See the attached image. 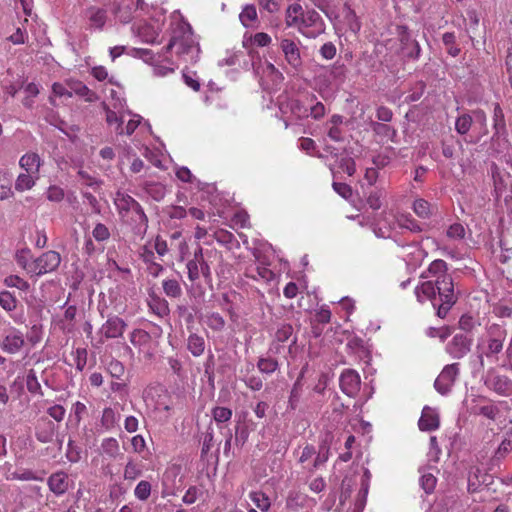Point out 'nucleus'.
<instances>
[{"mask_svg":"<svg viewBox=\"0 0 512 512\" xmlns=\"http://www.w3.org/2000/svg\"><path fill=\"white\" fill-rule=\"evenodd\" d=\"M303 7L299 3H292L288 5L285 11V24L296 25L298 15H302Z\"/></svg>","mask_w":512,"mask_h":512,"instance_id":"e433bc0d","label":"nucleus"},{"mask_svg":"<svg viewBox=\"0 0 512 512\" xmlns=\"http://www.w3.org/2000/svg\"><path fill=\"white\" fill-rule=\"evenodd\" d=\"M62 261L60 253L49 250L34 259L33 277H40L44 274L57 270Z\"/></svg>","mask_w":512,"mask_h":512,"instance_id":"6e6552de","label":"nucleus"},{"mask_svg":"<svg viewBox=\"0 0 512 512\" xmlns=\"http://www.w3.org/2000/svg\"><path fill=\"white\" fill-rule=\"evenodd\" d=\"M370 127L380 142H394L397 131L387 123L372 121Z\"/></svg>","mask_w":512,"mask_h":512,"instance_id":"6ab92c4d","label":"nucleus"},{"mask_svg":"<svg viewBox=\"0 0 512 512\" xmlns=\"http://www.w3.org/2000/svg\"><path fill=\"white\" fill-rule=\"evenodd\" d=\"M459 363L444 366L434 382L435 390L442 396H447L452 391L456 379L459 376Z\"/></svg>","mask_w":512,"mask_h":512,"instance_id":"0eeeda50","label":"nucleus"},{"mask_svg":"<svg viewBox=\"0 0 512 512\" xmlns=\"http://www.w3.org/2000/svg\"><path fill=\"white\" fill-rule=\"evenodd\" d=\"M303 17L299 33L304 37L316 38L325 31V23L316 10L307 9Z\"/></svg>","mask_w":512,"mask_h":512,"instance_id":"423d86ee","label":"nucleus"},{"mask_svg":"<svg viewBox=\"0 0 512 512\" xmlns=\"http://www.w3.org/2000/svg\"><path fill=\"white\" fill-rule=\"evenodd\" d=\"M239 19H240L241 23L243 24V26L253 27L254 23L258 19L256 7L252 4L246 5L242 9V11L239 15Z\"/></svg>","mask_w":512,"mask_h":512,"instance_id":"7c9ffc66","label":"nucleus"},{"mask_svg":"<svg viewBox=\"0 0 512 512\" xmlns=\"http://www.w3.org/2000/svg\"><path fill=\"white\" fill-rule=\"evenodd\" d=\"M163 290L169 297H179L182 294L181 287L177 280H165L163 281Z\"/></svg>","mask_w":512,"mask_h":512,"instance_id":"6e6d98bb","label":"nucleus"},{"mask_svg":"<svg viewBox=\"0 0 512 512\" xmlns=\"http://www.w3.org/2000/svg\"><path fill=\"white\" fill-rule=\"evenodd\" d=\"M130 445L135 453H138L144 460H148L151 453L146 446V442L141 435H136L130 439Z\"/></svg>","mask_w":512,"mask_h":512,"instance_id":"473e14b6","label":"nucleus"},{"mask_svg":"<svg viewBox=\"0 0 512 512\" xmlns=\"http://www.w3.org/2000/svg\"><path fill=\"white\" fill-rule=\"evenodd\" d=\"M339 385L341 391L349 397H355L361 385V379L355 370L346 369L344 370L339 378Z\"/></svg>","mask_w":512,"mask_h":512,"instance_id":"9d476101","label":"nucleus"},{"mask_svg":"<svg viewBox=\"0 0 512 512\" xmlns=\"http://www.w3.org/2000/svg\"><path fill=\"white\" fill-rule=\"evenodd\" d=\"M200 495H202V491L197 486H190L182 497V502L186 505H192Z\"/></svg>","mask_w":512,"mask_h":512,"instance_id":"13d9d810","label":"nucleus"},{"mask_svg":"<svg viewBox=\"0 0 512 512\" xmlns=\"http://www.w3.org/2000/svg\"><path fill=\"white\" fill-rule=\"evenodd\" d=\"M440 426V418L438 412L429 406H424L421 417L418 421V427L421 431H434Z\"/></svg>","mask_w":512,"mask_h":512,"instance_id":"dca6fc26","label":"nucleus"},{"mask_svg":"<svg viewBox=\"0 0 512 512\" xmlns=\"http://www.w3.org/2000/svg\"><path fill=\"white\" fill-rule=\"evenodd\" d=\"M38 175L33 173H21L18 175L15 182V189L19 192L30 190L36 183Z\"/></svg>","mask_w":512,"mask_h":512,"instance_id":"393cba45","label":"nucleus"},{"mask_svg":"<svg viewBox=\"0 0 512 512\" xmlns=\"http://www.w3.org/2000/svg\"><path fill=\"white\" fill-rule=\"evenodd\" d=\"M130 56L141 58L147 63L155 64L158 60L155 59V54L150 49L133 48L130 49Z\"/></svg>","mask_w":512,"mask_h":512,"instance_id":"de8ad7c7","label":"nucleus"},{"mask_svg":"<svg viewBox=\"0 0 512 512\" xmlns=\"http://www.w3.org/2000/svg\"><path fill=\"white\" fill-rule=\"evenodd\" d=\"M300 44L299 39L291 37H282L279 42V47L285 61L296 71H298L303 64Z\"/></svg>","mask_w":512,"mask_h":512,"instance_id":"39448f33","label":"nucleus"},{"mask_svg":"<svg viewBox=\"0 0 512 512\" xmlns=\"http://www.w3.org/2000/svg\"><path fill=\"white\" fill-rule=\"evenodd\" d=\"M329 446L327 443H322L319 446V451H316V455L310 468V471L318 469L320 466L324 465L329 459Z\"/></svg>","mask_w":512,"mask_h":512,"instance_id":"4c0bfd02","label":"nucleus"},{"mask_svg":"<svg viewBox=\"0 0 512 512\" xmlns=\"http://www.w3.org/2000/svg\"><path fill=\"white\" fill-rule=\"evenodd\" d=\"M485 384L499 395L508 396L512 394V380L505 375L489 373Z\"/></svg>","mask_w":512,"mask_h":512,"instance_id":"9b49d317","label":"nucleus"},{"mask_svg":"<svg viewBox=\"0 0 512 512\" xmlns=\"http://www.w3.org/2000/svg\"><path fill=\"white\" fill-rule=\"evenodd\" d=\"M293 328L289 323H282L280 327L277 328L275 333V337L279 342H285L292 335Z\"/></svg>","mask_w":512,"mask_h":512,"instance_id":"e2e57ef3","label":"nucleus"},{"mask_svg":"<svg viewBox=\"0 0 512 512\" xmlns=\"http://www.w3.org/2000/svg\"><path fill=\"white\" fill-rule=\"evenodd\" d=\"M121 322H105L101 327V333L106 338H114L122 333L123 325H119ZM123 324L125 322H122Z\"/></svg>","mask_w":512,"mask_h":512,"instance_id":"37998d69","label":"nucleus"},{"mask_svg":"<svg viewBox=\"0 0 512 512\" xmlns=\"http://www.w3.org/2000/svg\"><path fill=\"white\" fill-rule=\"evenodd\" d=\"M415 214L423 219H427L431 215V205L424 199H416L413 203Z\"/></svg>","mask_w":512,"mask_h":512,"instance_id":"a19ab883","label":"nucleus"},{"mask_svg":"<svg viewBox=\"0 0 512 512\" xmlns=\"http://www.w3.org/2000/svg\"><path fill=\"white\" fill-rule=\"evenodd\" d=\"M24 344L22 335L10 334L3 341V349L9 353L17 352Z\"/></svg>","mask_w":512,"mask_h":512,"instance_id":"c756f323","label":"nucleus"},{"mask_svg":"<svg viewBox=\"0 0 512 512\" xmlns=\"http://www.w3.org/2000/svg\"><path fill=\"white\" fill-rule=\"evenodd\" d=\"M215 240L227 247L228 249H232L234 246H239V242L235 238V236L228 230L218 229L214 232Z\"/></svg>","mask_w":512,"mask_h":512,"instance_id":"a878e982","label":"nucleus"},{"mask_svg":"<svg viewBox=\"0 0 512 512\" xmlns=\"http://www.w3.org/2000/svg\"><path fill=\"white\" fill-rule=\"evenodd\" d=\"M400 227L410 230L411 232H421L423 230L421 224L416 221L410 214H401L397 218Z\"/></svg>","mask_w":512,"mask_h":512,"instance_id":"f704fd0d","label":"nucleus"},{"mask_svg":"<svg viewBox=\"0 0 512 512\" xmlns=\"http://www.w3.org/2000/svg\"><path fill=\"white\" fill-rule=\"evenodd\" d=\"M451 333L452 331L448 326H442L440 328L430 327L427 330V335L429 337H439L441 340L446 339L449 335H451Z\"/></svg>","mask_w":512,"mask_h":512,"instance_id":"338daca9","label":"nucleus"},{"mask_svg":"<svg viewBox=\"0 0 512 512\" xmlns=\"http://www.w3.org/2000/svg\"><path fill=\"white\" fill-rule=\"evenodd\" d=\"M512 451V431L508 432L505 438L500 443L498 449L495 452V458H504L508 453Z\"/></svg>","mask_w":512,"mask_h":512,"instance_id":"c03bdc74","label":"nucleus"},{"mask_svg":"<svg viewBox=\"0 0 512 512\" xmlns=\"http://www.w3.org/2000/svg\"><path fill=\"white\" fill-rule=\"evenodd\" d=\"M4 282L8 287H15L21 291H28L30 288L29 283L18 275H10Z\"/></svg>","mask_w":512,"mask_h":512,"instance_id":"864d4df0","label":"nucleus"},{"mask_svg":"<svg viewBox=\"0 0 512 512\" xmlns=\"http://www.w3.org/2000/svg\"><path fill=\"white\" fill-rule=\"evenodd\" d=\"M202 248L200 247L194 253V258L187 262V270H188V278L194 283L200 278V268H199V257H201Z\"/></svg>","mask_w":512,"mask_h":512,"instance_id":"c85d7f7f","label":"nucleus"},{"mask_svg":"<svg viewBox=\"0 0 512 512\" xmlns=\"http://www.w3.org/2000/svg\"><path fill=\"white\" fill-rule=\"evenodd\" d=\"M250 41L257 47H266L271 44L272 38L265 32H258L250 37Z\"/></svg>","mask_w":512,"mask_h":512,"instance_id":"680f3d73","label":"nucleus"},{"mask_svg":"<svg viewBox=\"0 0 512 512\" xmlns=\"http://www.w3.org/2000/svg\"><path fill=\"white\" fill-rule=\"evenodd\" d=\"M494 129L499 134L505 130V117L502 108L498 103L494 105L493 110Z\"/></svg>","mask_w":512,"mask_h":512,"instance_id":"49530a36","label":"nucleus"},{"mask_svg":"<svg viewBox=\"0 0 512 512\" xmlns=\"http://www.w3.org/2000/svg\"><path fill=\"white\" fill-rule=\"evenodd\" d=\"M71 356L76 369L82 371L87 364V350L79 347L71 353Z\"/></svg>","mask_w":512,"mask_h":512,"instance_id":"a18cd8bd","label":"nucleus"},{"mask_svg":"<svg viewBox=\"0 0 512 512\" xmlns=\"http://www.w3.org/2000/svg\"><path fill=\"white\" fill-rule=\"evenodd\" d=\"M148 307L152 314L159 318H164L169 314L168 303L164 298H161L155 294H150L147 300Z\"/></svg>","mask_w":512,"mask_h":512,"instance_id":"aec40b11","label":"nucleus"},{"mask_svg":"<svg viewBox=\"0 0 512 512\" xmlns=\"http://www.w3.org/2000/svg\"><path fill=\"white\" fill-rule=\"evenodd\" d=\"M88 13L92 26L96 28H102L104 26L106 21V14L104 10L91 8Z\"/></svg>","mask_w":512,"mask_h":512,"instance_id":"09e8293b","label":"nucleus"},{"mask_svg":"<svg viewBox=\"0 0 512 512\" xmlns=\"http://www.w3.org/2000/svg\"><path fill=\"white\" fill-rule=\"evenodd\" d=\"M130 203V214H133V220L137 222L136 226L133 228V233L135 238H143L144 234L147 230V217L144 214L141 206L137 201H135L132 197L129 200Z\"/></svg>","mask_w":512,"mask_h":512,"instance_id":"4468645a","label":"nucleus"},{"mask_svg":"<svg viewBox=\"0 0 512 512\" xmlns=\"http://www.w3.org/2000/svg\"><path fill=\"white\" fill-rule=\"evenodd\" d=\"M249 498L262 512H267L271 506L269 497L262 491L250 492Z\"/></svg>","mask_w":512,"mask_h":512,"instance_id":"2f4dec72","label":"nucleus"},{"mask_svg":"<svg viewBox=\"0 0 512 512\" xmlns=\"http://www.w3.org/2000/svg\"><path fill=\"white\" fill-rule=\"evenodd\" d=\"M253 256L258 265L255 268H247L245 276L254 280H262L265 283L274 280L275 273L269 268L270 263L266 257L262 256L261 252L257 249L253 251Z\"/></svg>","mask_w":512,"mask_h":512,"instance_id":"1a4fd4ad","label":"nucleus"},{"mask_svg":"<svg viewBox=\"0 0 512 512\" xmlns=\"http://www.w3.org/2000/svg\"><path fill=\"white\" fill-rule=\"evenodd\" d=\"M506 338V332L499 324H492L488 329L487 345L483 347L478 355L480 367H484L483 357H492L499 354L503 349V343Z\"/></svg>","mask_w":512,"mask_h":512,"instance_id":"20e7f679","label":"nucleus"},{"mask_svg":"<svg viewBox=\"0 0 512 512\" xmlns=\"http://www.w3.org/2000/svg\"><path fill=\"white\" fill-rule=\"evenodd\" d=\"M0 305L3 309L11 311L16 307V299L10 292L3 291L0 293Z\"/></svg>","mask_w":512,"mask_h":512,"instance_id":"052dcab7","label":"nucleus"},{"mask_svg":"<svg viewBox=\"0 0 512 512\" xmlns=\"http://www.w3.org/2000/svg\"><path fill=\"white\" fill-rule=\"evenodd\" d=\"M182 466L177 463L168 465L161 478V496H176L183 488Z\"/></svg>","mask_w":512,"mask_h":512,"instance_id":"7ed1b4c3","label":"nucleus"},{"mask_svg":"<svg viewBox=\"0 0 512 512\" xmlns=\"http://www.w3.org/2000/svg\"><path fill=\"white\" fill-rule=\"evenodd\" d=\"M143 252H141V257L144 262L147 263V271L153 277H157L160 272L163 270L162 265L152 262L151 259L154 257V253L148 249L146 246H143Z\"/></svg>","mask_w":512,"mask_h":512,"instance_id":"cd10ccee","label":"nucleus"},{"mask_svg":"<svg viewBox=\"0 0 512 512\" xmlns=\"http://www.w3.org/2000/svg\"><path fill=\"white\" fill-rule=\"evenodd\" d=\"M465 228L461 223H454L450 225L446 231V235L452 240H462L465 237Z\"/></svg>","mask_w":512,"mask_h":512,"instance_id":"4d7b16f0","label":"nucleus"},{"mask_svg":"<svg viewBox=\"0 0 512 512\" xmlns=\"http://www.w3.org/2000/svg\"><path fill=\"white\" fill-rule=\"evenodd\" d=\"M214 421L219 425L226 423L232 418V410L227 407L216 406L211 411Z\"/></svg>","mask_w":512,"mask_h":512,"instance_id":"ea45409f","label":"nucleus"},{"mask_svg":"<svg viewBox=\"0 0 512 512\" xmlns=\"http://www.w3.org/2000/svg\"><path fill=\"white\" fill-rule=\"evenodd\" d=\"M26 386L31 393L36 394L41 392V386L34 370H29L26 377Z\"/></svg>","mask_w":512,"mask_h":512,"instance_id":"bf43d9fd","label":"nucleus"},{"mask_svg":"<svg viewBox=\"0 0 512 512\" xmlns=\"http://www.w3.org/2000/svg\"><path fill=\"white\" fill-rule=\"evenodd\" d=\"M472 121V117L469 114L460 115L455 122L456 131L461 135L466 134L471 128Z\"/></svg>","mask_w":512,"mask_h":512,"instance_id":"3c124183","label":"nucleus"},{"mask_svg":"<svg viewBox=\"0 0 512 512\" xmlns=\"http://www.w3.org/2000/svg\"><path fill=\"white\" fill-rule=\"evenodd\" d=\"M13 196L12 181L7 174L0 173V200H6Z\"/></svg>","mask_w":512,"mask_h":512,"instance_id":"79ce46f5","label":"nucleus"},{"mask_svg":"<svg viewBox=\"0 0 512 512\" xmlns=\"http://www.w3.org/2000/svg\"><path fill=\"white\" fill-rule=\"evenodd\" d=\"M309 502V496L298 490H291L286 497L285 507L291 512H299L304 509Z\"/></svg>","mask_w":512,"mask_h":512,"instance_id":"f3484780","label":"nucleus"},{"mask_svg":"<svg viewBox=\"0 0 512 512\" xmlns=\"http://www.w3.org/2000/svg\"><path fill=\"white\" fill-rule=\"evenodd\" d=\"M106 120H107V123L112 126V125H115V132L116 133H119V134H122L123 133V129H122V119L118 117L117 113L112 111V110H107L106 112Z\"/></svg>","mask_w":512,"mask_h":512,"instance_id":"0e129e2a","label":"nucleus"},{"mask_svg":"<svg viewBox=\"0 0 512 512\" xmlns=\"http://www.w3.org/2000/svg\"><path fill=\"white\" fill-rule=\"evenodd\" d=\"M173 24L176 27L173 29V34L166 46V51L169 52L175 49L177 56L184 62L195 63L199 57L200 47L195 41L192 27L180 16Z\"/></svg>","mask_w":512,"mask_h":512,"instance_id":"f03ea898","label":"nucleus"},{"mask_svg":"<svg viewBox=\"0 0 512 512\" xmlns=\"http://www.w3.org/2000/svg\"><path fill=\"white\" fill-rule=\"evenodd\" d=\"M150 494L151 484L146 480L140 481L134 489L135 497L141 501H146L150 497Z\"/></svg>","mask_w":512,"mask_h":512,"instance_id":"8fccbe9b","label":"nucleus"},{"mask_svg":"<svg viewBox=\"0 0 512 512\" xmlns=\"http://www.w3.org/2000/svg\"><path fill=\"white\" fill-rule=\"evenodd\" d=\"M419 472L421 473L419 480L421 488L426 494H431L436 487V477L432 473L426 472L424 469H420Z\"/></svg>","mask_w":512,"mask_h":512,"instance_id":"c9c22d12","label":"nucleus"},{"mask_svg":"<svg viewBox=\"0 0 512 512\" xmlns=\"http://www.w3.org/2000/svg\"><path fill=\"white\" fill-rule=\"evenodd\" d=\"M187 348L193 356H200L205 350V341L202 337L191 334L188 338Z\"/></svg>","mask_w":512,"mask_h":512,"instance_id":"72a5a7b5","label":"nucleus"},{"mask_svg":"<svg viewBox=\"0 0 512 512\" xmlns=\"http://www.w3.org/2000/svg\"><path fill=\"white\" fill-rule=\"evenodd\" d=\"M64 190L56 185L50 186L47 190V199L52 202H60L64 199Z\"/></svg>","mask_w":512,"mask_h":512,"instance_id":"774afa93","label":"nucleus"},{"mask_svg":"<svg viewBox=\"0 0 512 512\" xmlns=\"http://www.w3.org/2000/svg\"><path fill=\"white\" fill-rule=\"evenodd\" d=\"M54 436V425L52 422L47 423V427L44 429L38 428L36 431V438L41 443H49L52 441Z\"/></svg>","mask_w":512,"mask_h":512,"instance_id":"5fc2aeb1","label":"nucleus"},{"mask_svg":"<svg viewBox=\"0 0 512 512\" xmlns=\"http://www.w3.org/2000/svg\"><path fill=\"white\" fill-rule=\"evenodd\" d=\"M66 85L72 92V96L76 95L80 98H83L86 102L92 103L98 101L99 99L96 92L91 90L87 85L78 79L68 78L66 79Z\"/></svg>","mask_w":512,"mask_h":512,"instance_id":"2eb2a0df","label":"nucleus"},{"mask_svg":"<svg viewBox=\"0 0 512 512\" xmlns=\"http://www.w3.org/2000/svg\"><path fill=\"white\" fill-rule=\"evenodd\" d=\"M48 485L52 492L61 495L68 489L67 475L63 472L52 474L48 479Z\"/></svg>","mask_w":512,"mask_h":512,"instance_id":"4be33fe9","label":"nucleus"},{"mask_svg":"<svg viewBox=\"0 0 512 512\" xmlns=\"http://www.w3.org/2000/svg\"><path fill=\"white\" fill-rule=\"evenodd\" d=\"M16 262L21 268H23L26 271V273L30 277H33L34 259L33 260L30 259L29 252L21 251L20 253H17L16 254Z\"/></svg>","mask_w":512,"mask_h":512,"instance_id":"58836bf2","label":"nucleus"},{"mask_svg":"<svg viewBox=\"0 0 512 512\" xmlns=\"http://www.w3.org/2000/svg\"><path fill=\"white\" fill-rule=\"evenodd\" d=\"M471 346V339L463 333L456 334L452 341L446 346V351L453 358L460 359L464 357L469 351Z\"/></svg>","mask_w":512,"mask_h":512,"instance_id":"f8f14e48","label":"nucleus"},{"mask_svg":"<svg viewBox=\"0 0 512 512\" xmlns=\"http://www.w3.org/2000/svg\"><path fill=\"white\" fill-rule=\"evenodd\" d=\"M408 248L410 250L406 255L408 265L413 268L421 266L424 259L428 256L427 251L419 245H410Z\"/></svg>","mask_w":512,"mask_h":512,"instance_id":"5701e85b","label":"nucleus"},{"mask_svg":"<svg viewBox=\"0 0 512 512\" xmlns=\"http://www.w3.org/2000/svg\"><path fill=\"white\" fill-rule=\"evenodd\" d=\"M502 274L512 282V248L502 249L499 255Z\"/></svg>","mask_w":512,"mask_h":512,"instance_id":"b1692460","label":"nucleus"},{"mask_svg":"<svg viewBox=\"0 0 512 512\" xmlns=\"http://www.w3.org/2000/svg\"><path fill=\"white\" fill-rule=\"evenodd\" d=\"M24 92L26 95L23 99V105L30 108L34 103L33 98H35L39 94L38 85L33 82L28 83L24 87Z\"/></svg>","mask_w":512,"mask_h":512,"instance_id":"603ef678","label":"nucleus"},{"mask_svg":"<svg viewBox=\"0 0 512 512\" xmlns=\"http://www.w3.org/2000/svg\"><path fill=\"white\" fill-rule=\"evenodd\" d=\"M159 33V25H155L148 22L140 24L136 28V35L141 39V41L148 44L155 43L157 38L159 37Z\"/></svg>","mask_w":512,"mask_h":512,"instance_id":"a211bd4d","label":"nucleus"},{"mask_svg":"<svg viewBox=\"0 0 512 512\" xmlns=\"http://www.w3.org/2000/svg\"><path fill=\"white\" fill-rule=\"evenodd\" d=\"M420 278L425 281L415 288L417 300L430 301L436 315L445 318L458 299L453 278L448 273V264L442 259H436L421 273Z\"/></svg>","mask_w":512,"mask_h":512,"instance_id":"f257e3e1","label":"nucleus"},{"mask_svg":"<svg viewBox=\"0 0 512 512\" xmlns=\"http://www.w3.org/2000/svg\"><path fill=\"white\" fill-rule=\"evenodd\" d=\"M257 368L261 373L270 375L279 369V363L271 356H262L257 361Z\"/></svg>","mask_w":512,"mask_h":512,"instance_id":"bb28decb","label":"nucleus"},{"mask_svg":"<svg viewBox=\"0 0 512 512\" xmlns=\"http://www.w3.org/2000/svg\"><path fill=\"white\" fill-rule=\"evenodd\" d=\"M19 165L26 172L38 175L41 166L40 156L37 153L28 152L20 158Z\"/></svg>","mask_w":512,"mask_h":512,"instance_id":"412c9836","label":"nucleus"},{"mask_svg":"<svg viewBox=\"0 0 512 512\" xmlns=\"http://www.w3.org/2000/svg\"><path fill=\"white\" fill-rule=\"evenodd\" d=\"M383 195L384 194L381 190L372 191L367 198V203L369 207L372 208L373 210L380 209L382 206L381 199Z\"/></svg>","mask_w":512,"mask_h":512,"instance_id":"69168bd1","label":"nucleus"},{"mask_svg":"<svg viewBox=\"0 0 512 512\" xmlns=\"http://www.w3.org/2000/svg\"><path fill=\"white\" fill-rule=\"evenodd\" d=\"M399 40L401 42V49L403 53L412 59H417L420 56L421 48L419 43L410 37L407 27H399Z\"/></svg>","mask_w":512,"mask_h":512,"instance_id":"ddd939ff","label":"nucleus"}]
</instances>
